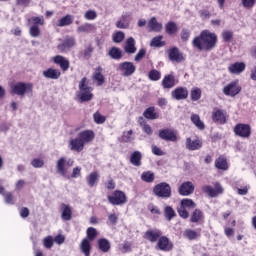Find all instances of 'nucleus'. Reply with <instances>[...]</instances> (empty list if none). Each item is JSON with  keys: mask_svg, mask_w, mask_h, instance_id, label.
<instances>
[{"mask_svg": "<svg viewBox=\"0 0 256 256\" xmlns=\"http://www.w3.org/2000/svg\"><path fill=\"white\" fill-rule=\"evenodd\" d=\"M192 45L198 51H213L217 47V34L204 30L192 40Z\"/></svg>", "mask_w": 256, "mask_h": 256, "instance_id": "nucleus-1", "label": "nucleus"}, {"mask_svg": "<svg viewBox=\"0 0 256 256\" xmlns=\"http://www.w3.org/2000/svg\"><path fill=\"white\" fill-rule=\"evenodd\" d=\"M79 91L76 92V97L79 103H87L93 99V87L87 83V78H82L78 85Z\"/></svg>", "mask_w": 256, "mask_h": 256, "instance_id": "nucleus-2", "label": "nucleus"}, {"mask_svg": "<svg viewBox=\"0 0 256 256\" xmlns=\"http://www.w3.org/2000/svg\"><path fill=\"white\" fill-rule=\"evenodd\" d=\"M11 93L18 95L19 97H25V95H33V83L31 82H17L12 84Z\"/></svg>", "mask_w": 256, "mask_h": 256, "instance_id": "nucleus-3", "label": "nucleus"}, {"mask_svg": "<svg viewBox=\"0 0 256 256\" xmlns=\"http://www.w3.org/2000/svg\"><path fill=\"white\" fill-rule=\"evenodd\" d=\"M74 163L75 161L71 158L60 157L56 161V173L62 177H65L67 175V170L69 167H73Z\"/></svg>", "mask_w": 256, "mask_h": 256, "instance_id": "nucleus-4", "label": "nucleus"}, {"mask_svg": "<svg viewBox=\"0 0 256 256\" xmlns=\"http://www.w3.org/2000/svg\"><path fill=\"white\" fill-rule=\"evenodd\" d=\"M153 193L156 195V197L169 199L171 197V185H169L167 182H161L154 186Z\"/></svg>", "mask_w": 256, "mask_h": 256, "instance_id": "nucleus-5", "label": "nucleus"}, {"mask_svg": "<svg viewBox=\"0 0 256 256\" xmlns=\"http://www.w3.org/2000/svg\"><path fill=\"white\" fill-rule=\"evenodd\" d=\"M107 198L111 205H125L127 203V195L121 190H115Z\"/></svg>", "mask_w": 256, "mask_h": 256, "instance_id": "nucleus-6", "label": "nucleus"}, {"mask_svg": "<svg viewBox=\"0 0 256 256\" xmlns=\"http://www.w3.org/2000/svg\"><path fill=\"white\" fill-rule=\"evenodd\" d=\"M223 93L227 97H235L241 93V86L239 85V80L230 82L223 88Z\"/></svg>", "mask_w": 256, "mask_h": 256, "instance_id": "nucleus-7", "label": "nucleus"}, {"mask_svg": "<svg viewBox=\"0 0 256 256\" xmlns=\"http://www.w3.org/2000/svg\"><path fill=\"white\" fill-rule=\"evenodd\" d=\"M118 71L123 74L124 77H131L137 68L133 62H122L118 66Z\"/></svg>", "mask_w": 256, "mask_h": 256, "instance_id": "nucleus-8", "label": "nucleus"}, {"mask_svg": "<svg viewBox=\"0 0 256 256\" xmlns=\"http://www.w3.org/2000/svg\"><path fill=\"white\" fill-rule=\"evenodd\" d=\"M234 133L235 135H238V137L247 139L248 137H251V126L249 124H237L234 127Z\"/></svg>", "mask_w": 256, "mask_h": 256, "instance_id": "nucleus-9", "label": "nucleus"}, {"mask_svg": "<svg viewBox=\"0 0 256 256\" xmlns=\"http://www.w3.org/2000/svg\"><path fill=\"white\" fill-rule=\"evenodd\" d=\"M168 59L172 63H183L185 61V57H183V53L179 51V48L173 47L168 50Z\"/></svg>", "mask_w": 256, "mask_h": 256, "instance_id": "nucleus-10", "label": "nucleus"}, {"mask_svg": "<svg viewBox=\"0 0 256 256\" xmlns=\"http://www.w3.org/2000/svg\"><path fill=\"white\" fill-rule=\"evenodd\" d=\"M194 191L195 185H193V182L191 181L183 182L178 189V193L179 195H182V197H189Z\"/></svg>", "mask_w": 256, "mask_h": 256, "instance_id": "nucleus-11", "label": "nucleus"}, {"mask_svg": "<svg viewBox=\"0 0 256 256\" xmlns=\"http://www.w3.org/2000/svg\"><path fill=\"white\" fill-rule=\"evenodd\" d=\"M212 120L214 123L225 125V123H227V116L225 115V111L219 108H214L212 111Z\"/></svg>", "mask_w": 256, "mask_h": 256, "instance_id": "nucleus-12", "label": "nucleus"}, {"mask_svg": "<svg viewBox=\"0 0 256 256\" xmlns=\"http://www.w3.org/2000/svg\"><path fill=\"white\" fill-rule=\"evenodd\" d=\"M171 96L172 99H176V101H183L189 97V90L185 87H178L172 91Z\"/></svg>", "mask_w": 256, "mask_h": 256, "instance_id": "nucleus-13", "label": "nucleus"}, {"mask_svg": "<svg viewBox=\"0 0 256 256\" xmlns=\"http://www.w3.org/2000/svg\"><path fill=\"white\" fill-rule=\"evenodd\" d=\"M185 145L188 151H198L203 147V142L199 138H187Z\"/></svg>", "mask_w": 256, "mask_h": 256, "instance_id": "nucleus-14", "label": "nucleus"}, {"mask_svg": "<svg viewBox=\"0 0 256 256\" xmlns=\"http://www.w3.org/2000/svg\"><path fill=\"white\" fill-rule=\"evenodd\" d=\"M68 145L70 151H76V153H81V151L85 149V144L80 140L79 136L76 138H71Z\"/></svg>", "mask_w": 256, "mask_h": 256, "instance_id": "nucleus-15", "label": "nucleus"}, {"mask_svg": "<svg viewBox=\"0 0 256 256\" xmlns=\"http://www.w3.org/2000/svg\"><path fill=\"white\" fill-rule=\"evenodd\" d=\"M53 63L59 65L63 71H68L70 67L69 60L62 55H56L52 58Z\"/></svg>", "mask_w": 256, "mask_h": 256, "instance_id": "nucleus-16", "label": "nucleus"}, {"mask_svg": "<svg viewBox=\"0 0 256 256\" xmlns=\"http://www.w3.org/2000/svg\"><path fill=\"white\" fill-rule=\"evenodd\" d=\"M131 23V14L125 12L122 14L120 20L116 22V27L118 29H129V24Z\"/></svg>", "mask_w": 256, "mask_h": 256, "instance_id": "nucleus-17", "label": "nucleus"}, {"mask_svg": "<svg viewBox=\"0 0 256 256\" xmlns=\"http://www.w3.org/2000/svg\"><path fill=\"white\" fill-rule=\"evenodd\" d=\"M78 137L84 145H87L88 143H91L93 139H95V132L92 130H84L79 132Z\"/></svg>", "mask_w": 256, "mask_h": 256, "instance_id": "nucleus-18", "label": "nucleus"}, {"mask_svg": "<svg viewBox=\"0 0 256 256\" xmlns=\"http://www.w3.org/2000/svg\"><path fill=\"white\" fill-rule=\"evenodd\" d=\"M160 139L163 141H177V134L171 129H162L159 131Z\"/></svg>", "mask_w": 256, "mask_h": 256, "instance_id": "nucleus-19", "label": "nucleus"}, {"mask_svg": "<svg viewBox=\"0 0 256 256\" xmlns=\"http://www.w3.org/2000/svg\"><path fill=\"white\" fill-rule=\"evenodd\" d=\"M72 47H75V38L66 37L63 43L58 45V50L61 51V53H67Z\"/></svg>", "mask_w": 256, "mask_h": 256, "instance_id": "nucleus-20", "label": "nucleus"}, {"mask_svg": "<svg viewBox=\"0 0 256 256\" xmlns=\"http://www.w3.org/2000/svg\"><path fill=\"white\" fill-rule=\"evenodd\" d=\"M161 237V230L150 229L144 233V239L150 241V243H156Z\"/></svg>", "mask_w": 256, "mask_h": 256, "instance_id": "nucleus-21", "label": "nucleus"}, {"mask_svg": "<svg viewBox=\"0 0 256 256\" xmlns=\"http://www.w3.org/2000/svg\"><path fill=\"white\" fill-rule=\"evenodd\" d=\"M43 77L45 79L57 80L61 77V70L55 68H48L42 72Z\"/></svg>", "mask_w": 256, "mask_h": 256, "instance_id": "nucleus-22", "label": "nucleus"}, {"mask_svg": "<svg viewBox=\"0 0 256 256\" xmlns=\"http://www.w3.org/2000/svg\"><path fill=\"white\" fill-rule=\"evenodd\" d=\"M74 20L75 17L73 15L67 14L55 22L54 27H69V25H73Z\"/></svg>", "mask_w": 256, "mask_h": 256, "instance_id": "nucleus-23", "label": "nucleus"}, {"mask_svg": "<svg viewBox=\"0 0 256 256\" xmlns=\"http://www.w3.org/2000/svg\"><path fill=\"white\" fill-rule=\"evenodd\" d=\"M157 245L160 251H171V249H173V244L169 241L167 236L160 237Z\"/></svg>", "mask_w": 256, "mask_h": 256, "instance_id": "nucleus-24", "label": "nucleus"}, {"mask_svg": "<svg viewBox=\"0 0 256 256\" xmlns=\"http://www.w3.org/2000/svg\"><path fill=\"white\" fill-rule=\"evenodd\" d=\"M245 62H235L228 67V70L232 75H240L245 71Z\"/></svg>", "mask_w": 256, "mask_h": 256, "instance_id": "nucleus-25", "label": "nucleus"}, {"mask_svg": "<svg viewBox=\"0 0 256 256\" xmlns=\"http://www.w3.org/2000/svg\"><path fill=\"white\" fill-rule=\"evenodd\" d=\"M124 51L128 55H133V54L137 53V46H135V38L129 37L126 40L125 46H124Z\"/></svg>", "mask_w": 256, "mask_h": 256, "instance_id": "nucleus-26", "label": "nucleus"}, {"mask_svg": "<svg viewBox=\"0 0 256 256\" xmlns=\"http://www.w3.org/2000/svg\"><path fill=\"white\" fill-rule=\"evenodd\" d=\"M79 249L81 251V253H83V255L85 256H91V249H93V247L91 246V241H89V239H82V241L80 242L79 245Z\"/></svg>", "mask_w": 256, "mask_h": 256, "instance_id": "nucleus-27", "label": "nucleus"}, {"mask_svg": "<svg viewBox=\"0 0 256 256\" xmlns=\"http://www.w3.org/2000/svg\"><path fill=\"white\" fill-rule=\"evenodd\" d=\"M61 211V217L63 221H71V217L73 216V211L71 210V207L67 204H62L60 206Z\"/></svg>", "mask_w": 256, "mask_h": 256, "instance_id": "nucleus-28", "label": "nucleus"}, {"mask_svg": "<svg viewBox=\"0 0 256 256\" xmlns=\"http://www.w3.org/2000/svg\"><path fill=\"white\" fill-rule=\"evenodd\" d=\"M162 87H164V89H173V87H175V76H173V74L164 76Z\"/></svg>", "mask_w": 256, "mask_h": 256, "instance_id": "nucleus-29", "label": "nucleus"}, {"mask_svg": "<svg viewBox=\"0 0 256 256\" xmlns=\"http://www.w3.org/2000/svg\"><path fill=\"white\" fill-rule=\"evenodd\" d=\"M143 159V154L140 151H134L130 155V163L134 165V167H141V160Z\"/></svg>", "mask_w": 256, "mask_h": 256, "instance_id": "nucleus-30", "label": "nucleus"}, {"mask_svg": "<svg viewBox=\"0 0 256 256\" xmlns=\"http://www.w3.org/2000/svg\"><path fill=\"white\" fill-rule=\"evenodd\" d=\"M93 79L94 81H96L97 85L99 86L105 83V76H103V68L101 66L95 69V72L93 74Z\"/></svg>", "mask_w": 256, "mask_h": 256, "instance_id": "nucleus-31", "label": "nucleus"}, {"mask_svg": "<svg viewBox=\"0 0 256 256\" xmlns=\"http://www.w3.org/2000/svg\"><path fill=\"white\" fill-rule=\"evenodd\" d=\"M148 27L150 29V31H155L156 33H159L162 31L163 29V24L159 23L157 21V18L152 17L149 22H148Z\"/></svg>", "mask_w": 256, "mask_h": 256, "instance_id": "nucleus-32", "label": "nucleus"}, {"mask_svg": "<svg viewBox=\"0 0 256 256\" xmlns=\"http://www.w3.org/2000/svg\"><path fill=\"white\" fill-rule=\"evenodd\" d=\"M78 33H94V31H97V27L95 26V24H91V23H85L80 25L77 28Z\"/></svg>", "mask_w": 256, "mask_h": 256, "instance_id": "nucleus-33", "label": "nucleus"}, {"mask_svg": "<svg viewBox=\"0 0 256 256\" xmlns=\"http://www.w3.org/2000/svg\"><path fill=\"white\" fill-rule=\"evenodd\" d=\"M98 249H100L102 253H109V250L111 249V243L109 240L101 238L98 240Z\"/></svg>", "mask_w": 256, "mask_h": 256, "instance_id": "nucleus-34", "label": "nucleus"}, {"mask_svg": "<svg viewBox=\"0 0 256 256\" xmlns=\"http://www.w3.org/2000/svg\"><path fill=\"white\" fill-rule=\"evenodd\" d=\"M205 219V215H203V211L199 209H195L190 217L191 223H199Z\"/></svg>", "mask_w": 256, "mask_h": 256, "instance_id": "nucleus-35", "label": "nucleus"}, {"mask_svg": "<svg viewBox=\"0 0 256 256\" xmlns=\"http://www.w3.org/2000/svg\"><path fill=\"white\" fill-rule=\"evenodd\" d=\"M89 187H95L99 181V172H92L86 177Z\"/></svg>", "mask_w": 256, "mask_h": 256, "instance_id": "nucleus-36", "label": "nucleus"}, {"mask_svg": "<svg viewBox=\"0 0 256 256\" xmlns=\"http://www.w3.org/2000/svg\"><path fill=\"white\" fill-rule=\"evenodd\" d=\"M215 167H216V169H220L222 171H227V169H229V164H227V159L224 157H219L215 161Z\"/></svg>", "mask_w": 256, "mask_h": 256, "instance_id": "nucleus-37", "label": "nucleus"}, {"mask_svg": "<svg viewBox=\"0 0 256 256\" xmlns=\"http://www.w3.org/2000/svg\"><path fill=\"white\" fill-rule=\"evenodd\" d=\"M143 115H144L145 119H150V120L159 119V114H157L155 112V107L147 108L144 111Z\"/></svg>", "mask_w": 256, "mask_h": 256, "instance_id": "nucleus-38", "label": "nucleus"}, {"mask_svg": "<svg viewBox=\"0 0 256 256\" xmlns=\"http://www.w3.org/2000/svg\"><path fill=\"white\" fill-rule=\"evenodd\" d=\"M191 121L193 124H195V127H197V129H200L201 131H203V129H205V123H203V121H201V117H199V115L192 114Z\"/></svg>", "mask_w": 256, "mask_h": 256, "instance_id": "nucleus-39", "label": "nucleus"}, {"mask_svg": "<svg viewBox=\"0 0 256 256\" xmlns=\"http://www.w3.org/2000/svg\"><path fill=\"white\" fill-rule=\"evenodd\" d=\"M141 179L144 183H153V181H155V173L152 171H145L141 174Z\"/></svg>", "mask_w": 256, "mask_h": 256, "instance_id": "nucleus-40", "label": "nucleus"}, {"mask_svg": "<svg viewBox=\"0 0 256 256\" xmlns=\"http://www.w3.org/2000/svg\"><path fill=\"white\" fill-rule=\"evenodd\" d=\"M108 55H109V57H111V59H116V60H119V59H121V57H123L121 49H119L117 47H112L109 50Z\"/></svg>", "mask_w": 256, "mask_h": 256, "instance_id": "nucleus-41", "label": "nucleus"}, {"mask_svg": "<svg viewBox=\"0 0 256 256\" xmlns=\"http://www.w3.org/2000/svg\"><path fill=\"white\" fill-rule=\"evenodd\" d=\"M139 124L142 127V131H144L146 135H153V128H151L149 124L145 123V120L143 119V117L139 118Z\"/></svg>", "mask_w": 256, "mask_h": 256, "instance_id": "nucleus-42", "label": "nucleus"}, {"mask_svg": "<svg viewBox=\"0 0 256 256\" xmlns=\"http://www.w3.org/2000/svg\"><path fill=\"white\" fill-rule=\"evenodd\" d=\"M181 207L184 209H195L197 204H195L194 201L189 198H184L181 200Z\"/></svg>", "mask_w": 256, "mask_h": 256, "instance_id": "nucleus-43", "label": "nucleus"}, {"mask_svg": "<svg viewBox=\"0 0 256 256\" xmlns=\"http://www.w3.org/2000/svg\"><path fill=\"white\" fill-rule=\"evenodd\" d=\"M175 210L171 206H166L164 208V217L167 221H171L175 217Z\"/></svg>", "mask_w": 256, "mask_h": 256, "instance_id": "nucleus-44", "label": "nucleus"}, {"mask_svg": "<svg viewBox=\"0 0 256 256\" xmlns=\"http://www.w3.org/2000/svg\"><path fill=\"white\" fill-rule=\"evenodd\" d=\"M183 235L186 239H189L190 241H193L199 237V233H197L195 230H191V229L185 230Z\"/></svg>", "mask_w": 256, "mask_h": 256, "instance_id": "nucleus-45", "label": "nucleus"}, {"mask_svg": "<svg viewBox=\"0 0 256 256\" xmlns=\"http://www.w3.org/2000/svg\"><path fill=\"white\" fill-rule=\"evenodd\" d=\"M201 89L198 87H194L192 88L191 92H190V97L193 101H199L201 99Z\"/></svg>", "mask_w": 256, "mask_h": 256, "instance_id": "nucleus-46", "label": "nucleus"}, {"mask_svg": "<svg viewBox=\"0 0 256 256\" xmlns=\"http://www.w3.org/2000/svg\"><path fill=\"white\" fill-rule=\"evenodd\" d=\"M53 243H55V242H54L53 236H51V235L46 236L42 240V244H43V247H45V249H51L53 247Z\"/></svg>", "mask_w": 256, "mask_h": 256, "instance_id": "nucleus-47", "label": "nucleus"}, {"mask_svg": "<svg viewBox=\"0 0 256 256\" xmlns=\"http://www.w3.org/2000/svg\"><path fill=\"white\" fill-rule=\"evenodd\" d=\"M87 233V238L84 239H88V241H95V238L97 237V229L93 228V227H89L86 231Z\"/></svg>", "mask_w": 256, "mask_h": 256, "instance_id": "nucleus-48", "label": "nucleus"}, {"mask_svg": "<svg viewBox=\"0 0 256 256\" xmlns=\"http://www.w3.org/2000/svg\"><path fill=\"white\" fill-rule=\"evenodd\" d=\"M166 33H168V35H174V33H177V24L175 22H168L166 24Z\"/></svg>", "mask_w": 256, "mask_h": 256, "instance_id": "nucleus-49", "label": "nucleus"}, {"mask_svg": "<svg viewBox=\"0 0 256 256\" xmlns=\"http://www.w3.org/2000/svg\"><path fill=\"white\" fill-rule=\"evenodd\" d=\"M84 19H86V21H95V19H97V11L87 10L84 13Z\"/></svg>", "mask_w": 256, "mask_h": 256, "instance_id": "nucleus-50", "label": "nucleus"}, {"mask_svg": "<svg viewBox=\"0 0 256 256\" xmlns=\"http://www.w3.org/2000/svg\"><path fill=\"white\" fill-rule=\"evenodd\" d=\"M202 191L209 195V197H217V192L215 191V188H213V186L205 185L202 187Z\"/></svg>", "mask_w": 256, "mask_h": 256, "instance_id": "nucleus-51", "label": "nucleus"}, {"mask_svg": "<svg viewBox=\"0 0 256 256\" xmlns=\"http://www.w3.org/2000/svg\"><path fill=\"white\" fill-rule=\"evenodd\" d=\"M29 33L32 37L37 39V37H40V35H41V29H39V26H37V25H32L29 28Z\"/></svg>", "mask_w": 256, "mask_h": 256, "instance_id": "nucleus-52", "label": "nucleus"}, {"mask_svg": "<svg viewBox=\"0 0 256 256\" xmlns=\"http://www.w3.org/2000/svg\"><path fill=\"white\" fill-rule=\"evenodd\" d=\"M163 36H156L150 42V47H163Z\"/></svg>", "mask_w": 256, "mask_h": 256, "instance_id": "nucleus-53", "label": "nucleus"}, {"mask_svg": "<svg viewBox=\"0 0 256 256\" xmlns=\"http://www.w3.org/2000/svg\"><path fill=\"white\" fill-rule=\"evenodd\" d=\"M93 119L95 123H97V125H103V123H105V121L107 120V118L101 115V113L99 112L94 113Z\"/></svg>", "mask_w": 256, "mask_h": 256, "instance_id": "nucleus-54", "label": "nucleus"}, {"mask_svg": "<svg viewBox=\"0 0 256 256\" xmlns=\"http://www.w3.org/2000/svg\"><path fill=\"white\" fill-rule=\"evenodd\" d=\"M122 141L124 143H131L133 141V130L125 131L122 135Z\"/></svg>", "mask_w": 256, "mask_h": 256, "instance_id": "nucleus-55", "label": "nucleus"}, {"mask_svg": "<svg viewBox=\"0 0 256 256\" xmlns=\"http://www.w3.org/2000/svg\"><path fill=\"white\" fill-rule=\"evenodd\" d=\"M150 81H159L161 79V72L157 70H151L148 74Z\"/></svg>", "mask_w": 256, "mask_h": 256, "instance_id": "nucleus-56", "label": "nucleus"}, {"mask_svg": "<svg viewBox=\"0 0 256 256\" xmlns=\"http://www.w3.org/2000/svg\"><path fill=\"white\" fill-rule=\"evenodd\" d=\"M30 23H33V25H45V18H43V16H39V17H32L31 19H29Z\"/></svg>", "mask_w": 256, "mask_h": 256, "instance_id": "nucleus-57", "label": "nucleus"}, {"mask_svg": "<svg viewBox=\"0 0 256 256\" xmlns=\"http://www.w3.org/2000/svg\"><path fill=\"white\" fill-rule=\"evenodd\" d=\"M31 165L34 169H41L45 165V162L40 158H35L31 161Z\"/></svg>", "mask_w": 256, "mask_h": 256, "instance_id": "nucleus-58", "label": "nucleus"}, {"mask_svg": "<svg viewBox=\"0 0 256 256\" xmlns=\"http://www.w3.org/2000/svg\"><path fill=\"white\" fill-rule=\"evenodd\" d=\"M125 39V33L122 31H118L113 35V41L114 43H121Z\"/></svg>", "mask_w": 256, "mask_h": 256, "instance_id": "nucleus-59", "label": "nucleus"}, {"mask_svg": "<svg viewBox=\"0 0 256 256\" xmlns=\"http://www.w3.org/2000/svg\"><path fill=\"white\" fill-rule=\"evenodd\" d=\"M145 55H147V50L145 48H141L136 54L134 61L138 63L139 61H141V59L145 57Z\"/></svg>", "mask_w": 256, "mask_h": 256, "instance_id": "nucleus-60", "label": "nucleus"}, {"mask_svg": "<svg viewBox=\"0 0 256 256\" xmlns=\"http://www.w3.org/2000/svg\"><path fill=\"white\" fill-rule=\"evenodd\" d=\"M4 201L7 205H14L15 204V200H14L13 194H11V192H8L4 195Z\"/></svg>", "mask_w": 256, "mask_h": 256, "instance_id": "nucleus-61", "label": "nucleus"}, {"mask_svg": "<svg viewBox=\"0 0 256 256\" xmlns=\"http://www.w3.org/2000/svg\"><path fill=\"white\" fill-rule=\"evenodd\" d=\"M222 38L223 41H225L226 43H229V41H231L233 39V32L226 30L222 33Z\"/></svg>", "mask_w": 256, "mask_h": 256, "instance_id": "nucleus-62", "label": "nucleus"}, {"mask_svg": "<svg viewBox=\"0 0 256 256\" xmlns=\"http://www.w3.org/2000/svg\"><path fill=\"white\" fill-rule=\"evenodd\" d=\"M120 251L122 253H129L131 251V242H124L120 247Z\"/></svg>", "mask_w": 256, "mask_h": 256, "instance_id": "nucleus-63", "label": "nucleus"}, {"mask_svg": "<svg viewBox=\"0 0 256 256\" xmlns=\"http://www.w3.org/2000/svg\"><path fill=\"white\" fill-rule=\"evenodd\" d=\"M54 243L57 245H63V243H65V235L58 234L56 237H54Z\"/></svg>", "mask_w": 256, "mask_h": 256, "instance_id": "nucleus-64", "label": "nucleus"}]
</instances>
